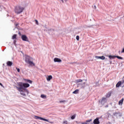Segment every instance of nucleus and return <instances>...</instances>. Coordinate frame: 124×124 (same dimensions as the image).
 I'll return each instance as SVG.
<instances>
[{
  "instance_id": "obj_33",
  "label": "nucleus",
  "mask_w": 124,
  "mask_h": 124,
  "mask_svg": "<svg viewBox=\"0 0 124 124\" xmlns=\"http://www.w3.org/2000/svg\"><path fill=\"white\" fill-rule=\"evenodd\" d=\"M50 124H53V122H50Z\"/></svg>"
},
{
  "instance_id": "obj_14",
  "label": "nucleus",
  "mask_w": 124,
  "mask_h": 124,
  "mask_svg": "<svg viewBox=\"0 0 124 124\" xmlns=\"http://www.w3.org/2000/svg\"><path fill=\"white\" fill-rule=\"evenodd\" d=\"M122 85V81H119L116 85V88H119Z\"/></svg>"
},
{
  "instance_id": "obj_6",
  "label": "nucleus",
  "mask_w": 124,
  "mask_h": 124,
  "mask_svg": "<svg viewBox=\"0 0 124 124\" xmlns=\"http://www.w3.org/2000/svg\"><path fill=\"white\" fill-rule=\"evenodd\" d=\"M107 101V100H106V98L103 97L100 102V103L101 104H102V105H104V104L106 103Z\"/></svg>"
},
{
  "instance_id": "obj_12",
  "label": "nucleus",
  "mask_w": 124,
  "mask_h": 124,
  "mask_svg": "<svg viewBox=\"0 0 124 124\" xmlns=\"http://www.w3.org/2000/svg\"><path fill=\"white\" fill-rule=\"evenodd\" d=\"M53 79V77L51 75L48 76L47 78H46L47 81H51Z\"/></svg>"
},
{
  "instance_id": "obj_5",
  "label": "nucleus",
  "mask_w": 124,
  "mask_h": 124,
  "mask_svg": "<svg viewBox=\"0 0 124 124\" xmlns=\"http://www.w3.org/2000/svg\"><path fill=\"white\" fill-rule=\"evenodd\" d=\"M21 39L23 40V41H29V38L26 35H21Z\"/></svg>"
},
{
  "instance_id": "obj_23",
  "label": "nucleus",
  "mask_w": 124,
  "mask_h": 124,
  "mask_svg": "<svg viewBox=\"0 0 124 124\" xmlns=\"http://www.w3.org/2000/svg\"><path fill=\"white\" fill-rule=\"evenodd\" d=\"M76 117V114H74V115H73L71 117V119L72 120H74V119H75V118Z\"/></svg>"
},
{
  "instance_id": "obj_1",
  "label": "nucleus",
  "mask_w": 124,
  "mask_h": 124,
  "mask_svg": "<svg viewBox=\"0 0 124 124\" xmlns=\"http://www.w3.org/2000/svg\"><path fill=\"white\" fill-rule=\"evenodd\" d=\"M30 84L27 83H23L22 82H19L17 83V86L16 88L18 92H19L20 94L22 96H26V92H28L27 90H26V88H29Z\"/></svg>"
},
{
  "instance_id": "obj_3",
  "label": "nucleus",
  "mask_w": 124,
  "mask_h": 124,
  "mask_svg": "<svg viewBox=\"0 0 124 124\" xmlns=\"http://www.w3.org/2000/svg\"><path fill=\"white\" fill-rule=\"evenodd\" d=\"M24 7H21L20 6H17L16 7L15 9V12L16 14H20V13H22V12H23V11H24Z\"/></svg>"
},
{
  "instance_id": "obj_30",
  "label": "nucleus",
  "mask_w": 124,
  "mask_h": 124,
  "mask_svg": "<svg viewBox=\"0 0 124 124\" xmlns=\"http://www.w3.org/2000/svg\"><path fill=\"white\" fill-rule=\"evenodd\" d=\"M76 39H77V40H79V36H76Z\"/></svg>"
},
{
  "instance_id": "obj_9",
  "label": "nucleus",
  "mask_w": 124,
  "mask_h": 124,
  "mask_svg": "<svg viewBox=\"0 0 124 124\" xmlns=\"http://www.w3.org/2000/svg\"><path fill=\"white\" fill-rule=\"evenodd\" d=\"M54 61L55 62H62V60H61L58 58H54Z\"/></svg>"
},
{
  "instance_id": "obj_7",
  "label": "nucleus",
  "mask_w": 124,
  "mask_h": 124,
  "mask_svg": "<svg viewBox=\"0 0 124 124\" xmlns=\"http://www.w3.org/2000/svg\"><path fill=\"white\" fill-rule=\"evenodd\" d=\"M85 84H86V82L78 83V87H80L81 89L85 88Z\"/></svg>"
},
{
  "instance_id": "obj_19",
  "label": "nucleus",
  "mask_w": 124,
  "mask_h": 124,
  "mask_svg": "<svg viewBox=\"0 0 124 124\" xmlns=\"http://www.w3.org/2000/svg\"><path fill=\"white\" fill-rule=\"evenodd\" d=\"M78 93H79V90L77 89L73 92V93H75L76 94Z\"/></svg>"
},
{
  "instance_id": "obj_28",
  "label": "nucleus",
  "mask_w": 124,
  "mask_h": 124,
  "mask_svg": "<svg viewBox=\"0 0 124 124\" xmlns=\"http://www.w3.org/2000/svg\"><path fill=\"white\" fill-rule=\"evenodd\" d=\"M16 69L17 70V72H20V69L18 68H16Z\"/></svg>"
},
{
  "instance_id": "obj_16",
  "label": "nucleus",
  "mask_w": 124,
  "mask_h": 124,
  "mask_svg": "<svg viewBox=\"0 0 124 124\" xmlns=\"http://www.w3.org/2000/svg\"><path fill=\"white\" fill-rule=\"evenodd\" d=\"M108 58L110 59V60H112V59H114L116 58V56L109 55L108 56Z\"/></svg>"
},
{
  "instance_id": "obj_34",
  "label": "nucleus",
  "mask_w": 124,
  "mask_h": 124,
  "mask_svg": "<svg viewBox=\"0 0 124 124\" xmlns=\"http://www.w3.org/2000/svg\"><path fill=\"white\" fill-rule=\"evenodd\" d=\"M91 124H93V123H92Z\"/></svg>"
},
{
  "instance_id": "obj_13",
  "label": "nucleus",
  "mask_w": 124,
  "mask_h": 124,
  "mask_svg": "<svg viewBox=\"0 0 124 124\" xmlns=\"http://www.w3.org/2000/svg\"><path fill=\"white\" fill-rule=\"evenodd\" d=\"M124 103V98H122L121 100H120L118 102L119 105H123V103Z\"/></svg>"
},
{
  "instance_id": "obj_18",
  "label": "nucleus",
  "mask_w": 124,
  "mask_h": 124,
  "mask_svg": "<svg viewBox=\"0 0 124 124\" xmlns=\"http://www.w3.org/2000/svg\"><path fill=\"white\" fill-rule=\"evenodd\" d=\"M25 81H26V82H28V83H29L30 84L32 83V81L30 79H25Z\"/></svg>"
},
{
  "instance_id": "obj_21",
  "label": "nucleus",
  "mask_w": 124,
  "mask_h": 124,
  "mask_svg": "<svg viewBox=\"0 0 124 124\" xmlns=\"http://www.w3.org/2000/svg\"><path fill=\"white\" fill-rule=\"evenodd\" d=\"M16 38H17V35L14 34L12 37V39H16Z\"/></svg>"
},
{
  "instance_id": "obj_26",
  "label": "nucleus",
  "mask_w": 124,
  "mask_h": 124,
  "mask_svg": "<svg viewBox=\"0 0 124 124\" xmlns=\"http://www.w3.org/2000/svg\"><path fill=\"white\" fill-rule=\"evenodd\" d=\"M93 7V9H96V6L95 5H94Z\"/></svg>"
},
{
  "instance_id": "obj_32",
  "label": "nucleus",
  "mask_w": 124,
  "mask_h": 124,
  "mask_svg": "<svg viewBox=\"0 0 124 124\" xmlns=\"http://www.w3.org/2000/svg\"><path fill=\"white\" fill-rule=\"evenodd\" d=\"M0 86H1V87H3V85H2V83L0 82Z\"/></svg>"
},
{
  "instance_id": "obj_11",
  "label": "nucleus",
  "mask_w": 124,
  "mask_h": 124,
  "mask_svg": "<svg viewBox=\"0 0 124 124\" xmlns=\"http://www.w3.org/2000/svg\"><path fill=\"white\" fill-rule=\"evenodd\" d=\"M12 64H13V63L11 61H8L7 62V65L8 66H12Z\"/></svg>"
},
{
  "instance_id": "obj_4",
  "label": "nucleus",
  "mask_w": 124,
  "mask_h": 124,
  "mask_svg": "<svg viewBox=\"0 0 124 124\" xmlns=\"http://www.w3.org/2000/svg\"><path fill=\"white\" fill-rule=\"evenodd\" d=\"M34 118L36 120H41V121H45V122H49V121H48V120L43 118L42 117L37 116H35Z\"/></svg>"
},
{
  "instance_id": "obj_2",
  "label": "nucleus",
  "mask_w": 124,
  "mask_h": 124,
  "mask_svg": "<svg viewBox=\"0 0 124 124\" xmlns=\"http://www.w3.org/2000/svg\"><path fill=\"white\" fill-rule=\"evenodd\" d=\"M25 62L26 63H28L30 66H35V64L31 61V57L29 56H26L25 57Z\"/></svg>"
},
{
  "instance_id": "obj_15",
  "label": "nucleus",
  "mask_w": 124,
  "mask_h": 124,
  "mask_svg": "<svg viewBox=\"0 0 124 124\" xmlns=\"http://www.w3.org/2000/svg\"><path fill=\"white\" fill-rule=\"evenodd\" d=\"M112 94L111 92H109L106 95V97H110L111 96V94Z\"/></svg>"
},
{
  "instance_id": "obj_27",
  "label": "nucleus",
  "mask_w": 124,
  "mask_h": 124,
  "mask_svg": "<svg viewBox=\"0 0 124 124\" xmlns=\"http://www.w3.org/2000/svg\"><path fill=\"white\" fill-rule=\"evenodd\" d=\"M63 124H67V121H63Z\"/></svg>"
},
{
  "instance_id": "obj_10",
  "label": "nucleus",
  "mask_w": 124,
  "mask_h": 124,
  "mask_svg": "<svg viewBox=\"0 0 124 124\" xmlns=\"http://www.w3.org/2000/svg\"><path fill=\"white\" fill-rule=\"evenodd\" d=\"M95 59H100V60H104L105 59V57L102 56H95Z\"/></svg>"
},
{
  "instance_id": "obj_22",
  "label": "nucleus",
  "mask_w": 124,
  "mask_h": 124,
  "mask_svg": "<svg viewBox=\"0 0 124 124\" xmlns=\"http://www.w3.org/2000/svg\"><path fill=\"white\" fill-rule=\"evenodd\" d=\"M41 97L42 98H46V97H47V96H46V95H44V94H42L41 95Z\"/></svg>"
},
{
  "instance_id": "obj_24",
  "label": "nucleus",
  "mask_w": 124,
  "mask_h": 124,
  "mask_svg": "<svg viewBox=\"0 0 124 124\" xmlns=\"http://www.w3.org/2000/svg\"><path fill=\"white\" fill-rule=\"evenodd\" d=\"M115 58L118 59V60H123V58L118 56H115Z\"/></svg>"
},
{
  "instance_id": "obj_31",
  "label": "nucleus",
  "mask_w": 124,
  "mask_h": 124,
  "mask_svg": "<svg viewBox=\"0 0 124 124\" xmlns=\"http://www.w3.org/2000/svg\"><path fill=\"white\" fill-rule=\"evenodd\" d=\"M73 63H76V62H70V64H73Z\"/></svg>"
},
{
  "instance_id": "obj_29",
  "label": "nucleus",
  "mask_w": 124,
  "mask_h": 124,
  "mask_svg": "<svg viewBox=\"0 0 124 124\" xmlns=\"http://www.w3.org/2000/svg\"><path fill=\"white\" fill-rule=\"evenodd\" d=\"M66 101H65V100H63V101H60V103H62V102H66Z\"/></svg>"
},
{
  "instance_id": "obj_20",
  "label": "nucleus",
  "mask_w": 124,
  "mask_h": 124,
  "mask_svg": "<svg viewBox=\"0 0 124 124\" xmlns=\"http://www.w3.org/2000/svg\"><path fill=\"white\" fill-rule=\"evenodd\" d=\"M62 3H64V2H66L67 1V0H59Z\"/></svg>"
},
{
  "instance_id": "obj_8",
  "label": "nucleus",
  "mask_w": 124,
  "mask_h": 124,
  "mask_svg": "<svg viewBox=\"0 0 124 124\" xmlns=\"http://www.w3.org/2000/svg\"><path fill=\"white\" fill-rule=\"evenodd\" d=\"M93 123L94 124H99L100 122H99V119L98 118H96L95 120H94Z\"/></svg>"
},
{
  "instance_id": "obj_25",
  "label": "nucleus",
  "mask_w": 124,
  "mask_h": 124,
  "mask_svg": "<svg viewBox=\"0 0 124 124\" xmlns=\"http://www.w3.org/2000/svg\"><path fill=\"white\" fill-rule=\"evenodd\" d=\"M35 24L36 25H39V23L38 22V21L37 20H35Z\"/></svg>"
},
{
  "instance_id": "obj_17",
  "label": "nucleus",
  "mask_w": 124,
  "mask_h": 124,
  "mask_svg": "<svg viewBox=\"0 0 124 124\" xmlns=\"http://www.w3.org/2000/svg\"><path fill=\"white\" fill-rule=\"evenodd\" d=\"M76 82L77 84H78V83H81V82H83V80L82 79H77L76 80Z\"/></svg>"
}]
</instances>
